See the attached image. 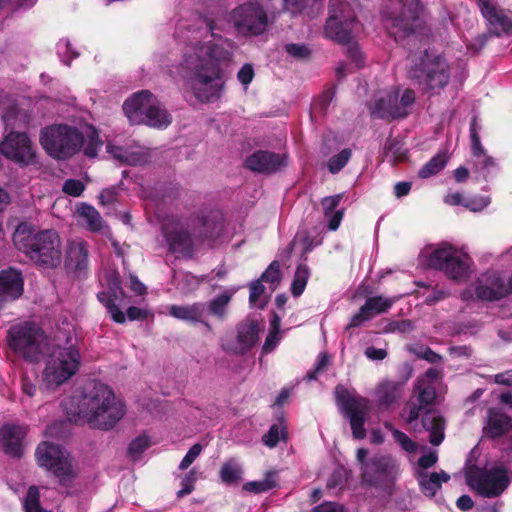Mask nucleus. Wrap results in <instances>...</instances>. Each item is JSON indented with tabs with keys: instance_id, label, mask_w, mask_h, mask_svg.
I'll return each instance as SVG.
<instances>
[{
	"instance_id": "6e6552de",
	"label": "nucleus",
	"mask_w": 512,
	"mask_h": 512,
	"mask_svg": "<svg viewBox=\"0 0 512 512\" xmlns=\"http://www.w3.org/2000/svg\"><path fill=\"white\" fill-rule=\"evenodd\" d=\"M428 267L443 271L449 278L464 281L470 273V257L449 244L428 247L420 255Z\"/></svg>"
},
{
	"instance_id": "ddd939ff",
	"label": "nucleus",
	"mask_w": 512,
	"mask_h": 512,
	"mask_svg": "<svg viewBox=\"0 0 512 512\" xmlns=\"http://www.w3.org/2000/svg\"><path fill=\"white\" fill-rule=\"evenodd\" d=\"M35 457L40 467L52 471L61 485L67 486L76 477L73 461L59 445L44 441L36 449Z\"/></svg>"
},
{
	"instance_id": "dca6fc26",
	"label": "nucleus",
	"mask_w": 512,
	"mask_h": 512,
	"mask_svg": "<svg viewBox=\"0 0 512 512\" xmlns=\"http://www.w3.org/2000/svg\"><path fill=\"white\" fill-rule=\"evenodd\" d=\"M0 153L20 167L35 166L39 163L36 147L25 132H8L0 142Z\"/></svg>"
},
{
	"instance_id": "0eeeda50",
	"label": "nucleus",
	"mask_w": 512,
	"mask_h": 512,
	"mask_svg": "<svg viewBox=\"0 0 512 512\" xmlns=\"http://www.w3.org/2000/svg\"><path fill=\"white\" fill-rule=\"evenodd\" d=\"M7 343L17 355L30 362H37L50 350L52 342L38 325L23 322L10 327Z\"/></svg>"
},
{
	"instance_id": "a18cd8bd",
	"label": "nucleus",
	"mask_w": 512,
	"mask_h": 512,
	"mask_svg": "<svg viewBox=\"0 0 512 512\" xmlns=\"http://www.w3.org/2000/svg\"><path fill=\"white\" fill-rule=\"evenodd\" d=\"M280 318L277 315H273L272 321H271V330L269 334L266 337L265 343L263 345V351L265 353L271 352L276 345L280 341Z\"/></svg>"
},
{
	"instance_id": "3c124183",
	"label": "nucleus",
	"mask_w": 512,
	"mask_h": 512,
	"mask_svg": "<svg viewBox=\"0 0 512 512\" xmlns=\"http://www.w3.org/2000/svg\"><path fill=\"white\" fill-rule=\"evenodd\" d=\"M264 294V287L260 281H256L250 286L249 302L252 306L263 308L266 304V300L262 299Z\"/></svg>"
},
{
	"instance_id": "7c9ffc66",
	"label": "nucleus",
	"mask_w": 512,
	"mask_h": 512,
	"mask_svg": "<svg viewBox=\"0 0 512 512\" xmlns=\"http://www.w3.org/2000/svg\"><path fill=\"white\" fill-rule=\"evenodd\" d=\"M107 152L120 163L138 165L147 161V153L143 148L138 146L127 149L113 143H109L107 145Z\"/></svg>"
},
{
	"instance_id": "864d4df0",
	"label": "nucleus",
	"mask_w": 512,
	"mask_h": 512,
	"mask_svg": "<svg viewBox=\"0 0 512 512\" xmlns=\"http://www.w3.org/2000/svg\"><path fill=\"white\" fill-rule=\"evenodd\" d=\"M489 204V199L483 196L465 198L463 206L473 212L482 211Z\"/></svg>"
},
{
	"instance_id": "5701e85b",
	"label": "nucleus",
	"mask_w": 512,
	"mask_h": 512,
	"mask_svg": "<svg viewBox=\"0 0 512 512\" xmlns=\"http://www.w3.org/2000/svg\"><path fill=\"white\" fill-rule=\"evenodd\" d=\"M89 264L88 243L80 238L67 241L65 250V266L68 270L81 272L87 269Z\"/></svg>"
},
{
	"instance_id": "1a4fd4ad",
	"label": "nucleus",
	"mask_w": 512,
	"mask_h": 512,
	"mask_svg": "<svg viewBox=\"0 0 512 512\" xmlns=\"http://www.w3.org/2000/svg\"><path fill=\"white\" fill-rule=\"evenodd\" d=\"M123 111L132 124L144 123L155 128H165L171 121L157 98L147 90L129 97L123 104Z\"/></svg>"
},
{
	"instance_id": "c9c22d12",
	"label": "nucleus",
	"mask_w": 512,
	"mask_h": 512,
	"mask_svg": "<svg viewBox=\"0 0 512 512\" xmlns=\"http://www.w3.org/2000/svg\"><path fill=\"white\" fill-rule=\"evenodd\" d=\"M401 396V385L393 381L379 383L375 398L379 406L388 407Z\"/></svg>"
},
{
	"instance_id": "4468645a",
	"label": "nucleus",
	"mask_w": 512,
	"mask_h": 512,
	"mask_svg": "<svg viewBox=\"0 0 512 512\" xmlns=\"http://www.w3.org/2000/svg\"><path fill=\"white\" fill-rule=\"evenodd\" d=\"M465 478L473 491L487 498L499 496L509 485L507 471L502 467L486 470L472 466L467 468Z\"/></svg>"
},
{
	"instance_id": "4c0bfd02",
	"label": "nucleus",
	"mask_w": 512,
	"mask_h": 512,
	"mask_svg": "<svg viewBox=\"0 0 512 512\" xmlns=\"http://www.w3.org/2000/svg\"><path fill=\"white\" fill-rule=\"evenodd\" d=\"M220 478L227 485H236L242 478V467L235 459L223 463L220 469Z\"/></svg>"
},
{
	"instance_id": "c03bdc74",
	"label": "nucleus",
	"mask_w": 512,
	"mask_h": 512,
	"mask_svg": "<svg viewBox=\"0 0 512 512\" xmlns=\"http://www.w3.org/2000/svg\"><path fill=\"white\" fill-rule=\"evenodd\" d=\"M276 478L274 473H269L267 476L259 481L248 482L244 485L246 491L261 493L268 491L276 486Z\"/></svg>"
},
{
	"instance_id": "052dcab7",
	"label": "nucleus",
	"mask_w": 512,
	"mask_h": 512,
	"mask_svg": "<svg viewBox=\"0 0 512 512\" xmlns=\"http://www.w3.org/2000/svg\"><path fill=\"white\" fill-rule=\"evenodd\" d=\"M286 51L288 54L296 58H306L310 53L306 46L299 44H288L286 46Z\"/></svg>"
},
{
	"instance_id": "9b49d317",
	"label": "nucleus",
	"mask_w": 512,
	"mask_h": 512,
	"mask_svg": "<svg viewBox=\"0 0 512 512\" xmlns=\"http://www.w3.org/2000/svg\"><path fill=\"white\" fill-rule=\"evenodd\" d=\"M357 0H330V15L325 25L328 38L339 43H349L356 29Z\"/></svg>"
},
{
	"instance_id": "c85d7f7f",
	"label": "nucleus",
	"mask_w": 512,
	"mask_h": 512,
	"mask_svg": "<svg viewBox=\"0 0 512 512\" xmlns=\"http://www.w3.org/2000/svg\"><path fill=\"white\" fill-rule=\"evenodd\" d=\"M483 17L487 20L493 34L498 30H504L508 25V18L503 11L498 9L493 0H477Z\"/></svg>"
},
{
	"instance_id": "39448f33",
	"label": "nucleus",
	"mask_w": 512,
	"mask_h": 512,
	"mask_svg": "<svg viewBox=\"0 0 512 512\" xmlns=\"http://www.w3.org/2000/svg\"><path fill=\"white\" fill-rule=\"evenodd\" d=\"M222 227L216 214L194 218L171 217L163 225V235L172 252L184 255L190 253L193 245L188 229L192 230L195 237H213Z\"/></svg>"
},
{
	"instance_id": "9d476101",
	"label": "nucleus",
	"mask_w": 512,
	"mask_h": 512,
	"mask_svg": "<svg viewBox=\"0 0 512 512\" xmlns=\"http://www.w3.org/2000/svg\"><path fill=\"white\" fill-rule=\"evenodd\" d=\"M368 450H357L362 482L369 486L384 487L393 483L400 475L398 460L390 455H375L367 459Z\"/></svg>"
},
{
	"instance_id": "2eb2a0df",
	"label": "nucleus",
	"mask_w": 512,
	"mask_h": 512,
	"mask_svg": "<svg viewBox=\"0 0 512 512\" xmlns=\"http://www.w3.org/2000/svg\"><path fill=\"white\" fill-rule=\"evenodd\" d=\"M335 398L339 408L350 420L354 438L363 439L366 436L364 423L370 410L369 401L350 392L342 385L335 388Z\"/></svg>"
},
{
	"instance_id": "37998d69",
	"label": "nucleus",
	"mask_w": 512,
	"mask_h": 512,
	"mask_svg": "<svg viewBox=\"0 0 512 512\" xmlns=\"http://www.w3.org/2000/svg\"><path fill=\"white\" fill-rule=\"evenodd\" d=\"M309 269L305 265H299L294 275L291 292L294 296H300L307 284L309 278Z\"/></svg>"
},
{
	"instance_id": "393cba45",
	"label": "nucleus",
	"mask_w": 512,
	"mask_h": 512,
	"mask_svg": "<svg viewBox=\"0 0 512 512\" xmlns=\"http://www.w3.org/2000/svg\"><path fill=\"white\" fill-rule=\"evenodd\" d=\"M245 165L252 171L270 173L285 165V156L267 151H257L246 159Z\"/></svg>"
},
{
	"instance_id": "7ed1b4c3",
	"label": "nucleus",
	"mask_w": 512,
	"mask_h": 512,
	"mask_svg": "<svg viewBox=\"0 0 512 512\" xmlns=\"http://www.w3.org/2000/svg\"><path fill=\"white\" fill-rule=\"evenodd\" d=\"M39 143L49 156L59 160L72 157L82 147L86 156L95 157L101 146L98 134L91 126L79 132L68 125H51L41 130Z\"/></svg>"
},
{
	"instance_id": "4be33fe9",
	"label": "nucleus",
	"mask_w": 512,
	"mask_h": 512,
	"mask_svg": "<svg viewBox=\"0 0 512 512\" xmlns=\"http://www.w3.org/2000/svg\"><path fill=\"white\" fill-rule=\"evenodd\" d=\"M24 291V280L15 268L0 271V309L7 302L18 299Z\"/></svg>"
},
{
	"instance_id": "4d7b16f0",
	"label": "nucleus",
	"mask_w": 512,
	"mask_h": 512,
	"mask_svg": "<svg viewBox=\"0 0 512 512\" xmlns=\"http://www.w3.org/2000/svg\"><path fill=\"white\" fill-rule=\"evenodd\" d=\"M237 78L241 84L247 87L254 78V70L250 64H245L237 73Z\"/></svg>"
},
{
	"instance_id": "69168bd1",
	"label": "nucleus",
	"mask_w": 512,
	"mask_h": 512,
	"mask_svg": "<svg viewBox=\"0 0 512 512\" xmlns=\"http://www.w3.org/2000/svg\"><path fill=\"white\" fill-rule=\"evenodd\" d=\"M438 460V455L436 452H431L427 455H423L419 461L418 464L420 468H422V471H425L427 468L432 467Z\"/></svg>"
},
{
	"instance_id": "58836bf2",
	"label": "nucleus",
	"mask_w": 512,
	"mask_h": 512,
	"mask_svg": "<svg viewBox=\"0 0 512 512\" xmlns=\"http://www.w3.org/2000/svg\"><path fill=\"white\" fill-rule=\"evenodd\" d=\"M236 292L235 289L226 290L209 302L208 310L210 314L223 319L227 312L228 304Z\"/></svg>"
},
{
	"instance_id": "b1692460",
	"label": "nucleus",
	"mask_w": 512,
	"mask_h": 512,
	"mask_svg": "<svg viewBox=\"0 0 512 512\" xmlns=\"http://www.w3.org/2000/svg\"><path fill=\"white\" fill-rule=\"evenodd\" d=\"M262 327L256 320L248 319L237 328L235 343L229 349L237 354H242L251 349L259 339Z\"/></svg>"
},
{
	"instance_id": "603ef678",
	"label": "nucleus",
	"mask_w": 512,
	"mask_h": 512,
	"mask_svg": "<svg viewBox=\"0 0 512 512\" xmlns=\"http://www.w3.org/2000/svg\"><path fill=\"white\" fill-rule=\"evenodd\" d=\"M202 450L203 446L201 444H194L180 462L179 469L186 470L200 456Z\"/></svg>"
},
{
	"instance_id": "79ce46f5",
	"label": "nucleus",
	"mask_w": 512,
	"mask_h": 512,
	"mask_svg": "<svg viewBox=\"0 0 512 512\" xmlns=\"http://www.w3.org/2000/svg\"><path fill=\"white\" fill-rule=\"evenodd\" d=\"M385 427L389 429L395 442L407 453H415L418 449V444L408 437L405 433L395 429L391 424L386 423Z\"/></svg>"
},
{
	"instance_id": "bb28decb",
	"label": "nucleus",
	"mask_w": 512,
	"mask_h": 512,
	"mask_svg": "<svg viewBox=\"0 0 512 512\" xmlns=\"http://www.w3.org/2000/svg\"><path fill=\"white\" fill-rule=\"evenodd\" d=\"M394 303L393 299L376 296L369 298L360 308L350 321V327L360 326L363 322L373 318L374 316L386 312Z\"/></svg>"
},
{
	"instance_id": "6e6d98bb",
	"label": "nucleus",
	"mask_w": 512,
	"mask_h": 512,
	"mask_svg": "<svg viewBox=\"0 0 512 512\" xmlns=\"http://www.w3.org/2000/svg\"><path fill=\"white\" fill-rule=\"evenodd\" d=\"M328 362H329V357L326 353H321L319 356H318V359L316 361V364H315V368L313 371H310L308 374H307V377L309 380H314L317 378V374L321 371H323L327 365H328Z\"/></svg>"
},
{
	"instance_id": "a878e982",
	"label": "nucleus",
	"mask_w": 512,
	"mask_h": 512,
	"mask_svg": "<svg viewBox=\"0 0 512 512\" xmlns=\"http://www.w3.org/2000/svg\"><path fill=\"white\" fill-rule=\"evenodd\" d=\"M169 314L179 320L193 324L201 323L209 330L211 326L207 322V307L204 303H193L189 305H171L168 307Z\"/></svg>"
},
{
	"instance_id": "aec40b11",
	"label": "nucleus",
	"mask_w": 512,
	"mask_h": 512,
	"mask_svg": "<svg viewBox=\"0 0 512 512\" xmlns=\"http://www.w3.org/2000/svg\"><path fill=\"white\" fill-rule=\"evenodd\" d=\"M511 292V287L495 274L482 275L475 286L468 288L461 293V299L464 301L478 299L482 301L498 300Z\"/></svg>"
},
{
	"instance_id": "cd10ccee",
	"label": "nucleus",
	"mask_w": 512,
	"mask_h": 512,
	"mask_svg": "<svg viewBox=\"0 0 512 512\" xmlns=\"http://www.w3.org/2000/svg\"><path fill=\"white\" fill-rule=\"evenodd\" d=\"M26 433L27 428L25 426H4L1 429L0 438L5 452L13 456H19Z\"/></svg>"
},
{
	"instance_id": "49530a36",
	"label": "nucleus",
	"mask_w": 512,
	"mask_h": 512,
	"mask_svg": "<svg viewBox=\"0 0 512 512\" xmlns=\"http://www.w3.org/2000/svg\"><path fill=\"white\" fill-rule=\"evenodd\" d=\"M416 391L418 400L423 405H429L435 399V388L433 384H424V381H418Z\"/></svg>"
},
{
	"instance_id": "680f3d73",
	"label": "nucleus",
	"mask_w": 512,
	"mask_h": 512,
	"mask_svg": "<svg viewBox=\"0 0 512 512\" xmlns=\"http://www.w3.org/2000/svg\"><path fill=\"white\" fill-rule=\"evenodd\" d=\"M347 478V473L344 469L340 468L337 469L331 476V478L328 481V487L329 488H335L338 485L342 484Z\"/></svg>"
},
{
	"instance_id": "f257e3e1",
	"label": "nucleus",
	"mask_w": 512,
	"mask_h": 512,
	"mask_svg": "<svg viewBox=\"0 0 512 512\" xmlns=\"http://www.w3.org/2000/svg\"><path fill=\"white\" fill-rule=\"evenodd\" d=\"M212 22L207 23L200 36L182 48L179 73L200 102L218 99L223 89L224 67L233 60V42L215 33Z\"/></svg>"
},
{
	"instance_id": "f03ea898",
	"label": "nucleus",
	"mask_w": 512,
	"mask_h": 512,
	"mask_svg": "<svg viewBox=\"0 0 512 512\" xmlns=\"http://www.w3.org/2000/svg\"><path fill=\"white\" fill-rule=\"evenodd\" d=\"M63 408L72 418L79 417L93 428L109 430L125 415L126 407L108 385L94 382L83 392L63 402Z\"/></svg>"
},
{
	"instance_id": "e433bc0d",
	"label": "nucleus",
	"mask_w": 512,
	"mask_h": 512,
	"mask_svg": "<svg viewBox=\"0 0 512 512\" xmlns=\"http://www.w3.org/2000/svg\"><path fill=\"white\" fill-rule=\"evenodd\" d=\"M471 132V143H472V154L475 158V163L481 165L483 168H487L493 165V159L486 155L478 135V126L476 118H474L470 125Z\"/></svg>"
},
{
	"instance_id": "de8ad7c7",
	"label": "nucleus",
	"mask_w": 512,
	"mask_h": 512,
	"mask_svg": "<svg viewBox=\"0 0 512 512\" xmlns=\"http://www.w3.org/2000/svg\"><path fill=\"white\" fill-rule=\"evenodd\" d=\"M280 270L278 262H272L267 270L262 274L261 280L269 284V288L274 290L280 282Z\"/></svg>"
},
{
	"instance_id": "20e7f679",
	"label": "nucleus",
	"mask_w": 512,
	"mask_h": 512,
	"mask_svg": "<svg viewBox=\"0 0 512 512\" xmlns=\"http://www.w3.org/2000/svg\"><path fill=\"white\" fill-rule=\"evenodd\" d=\"M13 243L38 265L56 267L61 262V239L53 229L35 232L30 224L20 223L13 234Z\"/></svg>"
},
{
	"instance_id": "f8f14e48",
	"label": "nucleus",
	"mask_w": 512,
	"mask_h": 512,
	"mask_svg": "<svg viewBox=\"0 0 512 512\" xmlns=\"http://www.w3.org/2000/svg\"><path fill=\"white\" fill-rule=\"evenodd\" d=\"M409 74L424 90L435 92L448 84L450 68L446 60L439 55L425 52Z\"/></svg>"
},
{
	"instance_id": "13d9d810",
	"label": "nucleus",
	"mask_w": 512,
	"mask_h": 512,
	"mask_svg": "<svg viewBox=\"0 0 512 512\" xmlns=\"http://www.w3.org/2000/svg\"><path fill=\"white\" fill-rule=\"evenodd\" d=\"M149 445L148 439L145 437H139L131 442L129 446V452L134 457L140 455Z\"/></svg>"
},
{
	"instance_id": "bf43d9fd",
	"label": "nucleus",
	"mask_w": 512,
	"mask_h": 512,
	"mask_svg": "<svg viewBox=\"0 0 512 512\" xmlns=\"http://www.w3.org/2000/svg\"><path fill=\"white\" fill-rule=\"evenodd\" d=\"M19 115V110L15 105H11L6 109L3 113L2 118L5 122L6 126H16L17 118Z\"/></svg>"
},
{
	"instance_id": "a211bd4d",
	"label": "nucleus",
	"mask_w": 512,
	"mask_h": 512,
	"mask_svg": "<svg viewBox=\"0 0 512 512\" xmlns=\"http://www.w3.org/2000/svg\"><path fill=\"white\" fill-rule=\"evenodd\" d=\"M231 19L238 33L246 36L260 35L268 26L265 10L254 1L235 8L232 11Z\"/></svg>"
},
{
	"instance_id": "09e8293b",
	"label": "nucleus",
	"mask_w": 512,
	"mask_h": 512,
	"mask_svg": "<svg viewBox=\"0 0 512 512\" xmlns=\"http://www.w3.org/2000/svg\"><path fill=\"white\" fill-rule=\"evenodd\" d=\"M198 479V473L195 469L190 470L181 480L182 488L177 492L179 498L190 494L194 490V485Z\"/></svg>"
},
{
	"instance_id": "412c9836",
	"label": "nucleus",
	"mask_w": 512,
	"mask_h": 512,
	"mask_svg": "<svg viewBox=\"0 0 512 512\" xmlns=\"http://www.w3.org/2000/svg\"><path fill=\"white\" fill-rule=\"evenodd\" d=\"M97 298L106 307L107 312L116 323L122 324L125 322V314L119 309V305L123 304L125 292L121 287V282L118 276H115L112 279L109 290L99 292L97 294Z\"/></svg>"
},
{
	"instance_id": "ea45409f",
	"label": "nucleus",
	"mask_w": 512,
	"mask_h": 512,
	"mask_svg": "<svg viewBox=\"0 0 512 512\" xmlns=\"http://www.w3.org/2000/svg\"><path fill=\"white\" fill-rule=\"evenodd\" d=\"M448 156L445 152L436 154L427 164L419 171L421 178H428L439 173L446 165Z\"/></svg>"
},
{
	"instance_id": "774afa93",
	"label": "nucleus",
	"mask_w": 512,
	"mask_h": 512,
	"mask_svg": "<svg viewBox=\"0 0 512 512\" xmlns=\"http://www.w3.org/2000/svg\"><path fill=\"white\" fill-rule=\"evenodd\" d=\"M494 381L500 385L512 386V370L494 375Z\"/></svg>"
},
{
	"instance_id": "6ab92c4d",
	"label": "nucleus",
	"mask_w": 512,
	"mask_h": 512,
	"mask_svg": "<svg viewBox=\"0 0 512 512\" xmlns=\"http://www.w3.org/2000/svg\"><path fill=\"white\" fill-rule=\"evenodd\" d=\"M414 100V91L405 89L400 96L399 90L393 89L375 101L371 112L380 118L403 117L407 114V107H409Z\"/></svg>"
},
{
	"instance_id": "e2e57ef3",
	"label": "nucleus",
	"mask_w": 512,
	"mask_h": 512,
	"mask_svg": "<svg viewBox=\"0 0 512 512\" xmlns=\"http://www.w3.org/2000/svg\"><path fill=\"white\" fill-rule=\"evenodd\" d=\"M313 512H344V509L335 502H325L314 507Z\"/></svg>"
},
{
	"instance_id": "72a5a7b5",
	"label": "nucleus",
	"mask_w": 512,
	"mask_h": 512,
	"mask_svg": "<svg viewBox=\"0 0 512 512\" xmlns=\"http://www.w3.org/2000/svg\"><path fill=\"white\" fill-rule=\"evenodd\" d=\"M342 194H337L329 197H325L322 200V207L325 218L328 220V227L330 230L335 231L340 226L343 219V210L335 209L339 206L342 199Z\"/></svg>"
},
{
	"instance_id": "c756f323",
	"label": "nucleus",
	"mask_w": 512,
	"mask_h": 512,
	"mask_svg": "<svg viewBox=\"0 0 512 512\" xmlns=\"http://www.w3.org/2000/svg\"><path fill=\"white\" fill-rule=\"evenodd\" d=\"M79 223L91 232H101L108 234L109 230L105 226L100 213L92 206L81 204L76 209Z\"/></svg>"
},
{
	"instance_id": "338daca9",
	"label": "nucleus",
	"mask_w": 512,
	"mask_h": 512,
	"mask_svg": "<svg viewBox=\"0 0 512 512\" xmlns=\"http://www.w3.org/2000/svg\"><path fill=\"white\" fill-rule=\"evenodd\" d=\"M490 37L489 33H483L477 36L473 41H471L468 45V48L473 51L481 50Z\"/></svg>"
},
{
	"instance_id": "2f4dec72",
	"label": "nucleus",
	"mask_w": 512,
	"mask_h": 512,
	"mask_svg": "<svg viewBox=\"0 0 512 512\" xmlns=\"http://www.w3.org/2000/svg\"><path fill=\"white\" fill-rule=\"evenodd\" d=\"M417 480L420 485L421 491L426 496L433 497L441 488L442 483H446L450 480V476L444 471H419L417 473Z\"/></svg>"
},
{
	"instance_id": "f704fd0d",
	"label": "nucleus",
	"mask_w": 512,
	"mask_h": 512,
	"mask_svg": "<svg viewBox=\"0 0 512 512\" xmlns=\"http://www.w3.org/2000/svg\"><path fill=\"white\" fill-rule=\"evenodd\" d=\"M423 427L430 432V442L439 445L444 439V421L436 411H427L423 417Z\"/></svg>"
},
{
	"instance_id": "473e14b6",
	"label": "nucleus",
	"mask_w": 512,
	"mask_h": 512,
	"mask_svg": "<svg viewBox=\"0 0 512 512\" xmlns=\"http://www.w3.org/2000/svg\"><path fill=\"white\" fill-rule=\"evenodd\" d=\"M510 427V418L497 409H490L484 433L486 436L496 438L502 436Z\"/></svg>"
},
{
	"instance_id": "f3484780",
	"label": "nucleus",
	"mask_w": 512,
	"mask_h": 512,
	"mask_svg": "<svg viewBox=\"0 0 512 512\" xmlns=\"http://www.w3.org/2000/svg\"><path fill=\"white\" fill-rule=\"evenodd\" d=\"M421 11L418 0H399L392 14L386 16L385 24L395 38L404 37L421 25Z\"/></svg>"
},
{
	"instance_id": "a19ab883",
	"label": "nucleus",
	"mask_w": 512,
	"mask_h": 512,
	"mask_svg": "<svg viewBox=\"0 0 512 512\" xmlns=\"http://www.w3.org/2000/svg\"><path fill=\"white\" fill-rule=\"evenodd\" d=\"M286 427L283 423L274 424L269 431L263 436V443L269 447H275L281 440L286 439Z\"/></svg>"
},
{
	"instance_id": "0e129e2a",
	"label": "nucleus",
	"mask_w": 512,
	"mask_h": 512,
	"mask_svg": "<svg viewBox=\"0 0 512 512\" xmlns=\"http://www.w3.org/2000/svg\"><path fill=\"white\" fill-rule=\"evenodd\" d=\"M365 356L370 360H383L387 356V351L382 348L368 347L365 350Z\"/></svg>"
},
{
	"instance_id": "8fccbe9b",
	"label": "nucleus",
	"mask_w": 512,
	"mask_h": 512,
	"mask_svg": "<svg viewBox=\"0 0 512 512\" xmlns=\"http://www.w3.org/2000/svg\"><path fill=\"white\" fill-rule=\"evenodd\" d=\"M350 157L351 151L349 149H344L339 154L333 156L328 162V168L330 172H339L347 164Z\"/></svg>"
},
{
	"instance_id": "423d86ee",
	"label": "nucleus",
	"mask_w": 512,
	"mask_h": 512,
	"mask_svg": "<svg viewBox=\"0 0 512 512\" xmlns=\"http://www.w3.org/2000/svg\"><path fill=\"white\" fill-rule=\"evenodd\" d=\"M47 359L42 372V384L47 389H55L68 381L79 370L81 356L74 345L60 346L50 344V350L45 353Z\"/></svg>"
},
{
	"instance_id": "5fc2aeb1",
	"label": "nucleus",
	"mask_w": 512,
	"mask_h": 512,
	"mask_svg": "<svg viewBox=\"0 0 512 512\" xmlns=\"http://www.w3.org/2000/svg\"><path fill=\"white\" fill-rule=\"evenodd\" d=\"M84 190V185L80 180L69 179L63 185V191L71 196L78 197Z\"/></svg>"
}]
</instances>
